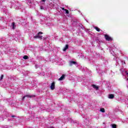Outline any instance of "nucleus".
Here are the masks:
<instances>
[{"instance_id":"nucleus-4","label":"nucleus","mask_w":128,"mask_h":128,"mask_svg":"<svg viewBox=\"0 0 128 128\" xmlns=\"http://www.w3.org/2000/svg\"><path fill=\"white\" fill-rule=\"evenodd\" d=\"M50 88V89L52 90H54V88H56V82H52L51 84Z\"/></svg>"},{"instance_id":"nucleus-5","label":"nucleus","mask_w":128,"mask_h":128,"mask_svg":"<svg viewBox=\"0 0 128 128\" xmlns=\"http://www.w3.org/2000/svg\"><path fill=\"white\" fill-rule=\"evenodd\" d=\"M76 64V62L74 61H70L69 66H72V64Z\"/></svg>"},{"instance_id":"nucleus-8","label":"nucleus","mask_w":128,"mask_h":128,"mask_svg":"<svg viewBox=\"0 0 128 128\" xmlns=\"http://www.w3.org/2000/svg\"><path fill=\"white\" fill-rule=\"evenodd\" d=\"M93 28H94L96 30L97 32H100V28H98V26H94Z\"/></svg>"},{"instance_id":"nucleus-7","label":"nucleus","mask_w":128,"mask_h":128,"mask_svg":"<svg viewBox=\"0 0 128 128\" xmlns=\"http://www.w3.org/2000/svg\"><path fill=\"white\" fill-rule=\"evenodd\" d=\"M68 48V44H66L64 48L63 49L64 52H66Z\"/></svg>"},{"instance_id":"nucleus-12","label":"nucleus","mask_w":128,"mask_h":128,"mask_svg":"<svg viewBox=\"0 0 128 128\" xmlns=\"http://www.w3.org/2000/svg\"><path fill=\"white\" fill-rule=\"evenodd\" d=\"M100 112H106V110L104 108H101L100 109Z\"/></svg>"},{"instance_id":"nucleus-14","label":"nucleus","mask_w":128,"mask_h":128,"mask_svg":"<svg viewBox=\"0 0 128 128\" xmlns=\"http://www.w3.org/2000/svg\"><path fill=\"white\" fill-rule=\"evenodd\" d=\"M23 58L24 60H28V56H24Z\"/></svg>"},{"instance_id":"nucleus-15","label":"nucleus","mask_w":128,"mask_h":128,"mask_svg":"<svg viewBox=\"0 0 128 128\" xmlns=\"http://www.w3.org/2000/svg\"><path fill=\"white\" fill-rule=\"evenodd\" d=\"M65 12H66V14H70V12L68 11V10L66 9H65Z\"/></svg>"},{"instance_id":"nucleus-10","label":"nucleus","mask_w":128,"mask_h":128,"mask_svg":"<svg viewBox=\"0 0 128 128\" xmlns=\"http://www.w3.org/2000/svg\"><path fill=\"white\" fill-rule=\"evenodd\" d=\"M64 76H66L64 74H62V76L59 78V80H62L64 78Z\"/></svg>"},{"instance_id":"nucleus-19","label":"nucleus","mask_w":128,"mask_h":128,"mask_svg":"<svg viewBox=\"0 0 128 128\" xmlns=\"http://www.w3.org/2000/svg\"><path fill=\"white\" fill-rule=\"evenodd\" d=\"M11 118H16V115L11 116Z\"/></svg>"},{"instance_id":"nucleus-1","label":"nucleus","mask_w":128,"mask_h":128,"mask_svg":"<svg viewBox=\"0 0 128 128\" xmlns=\"http://www.w3.org/2000/svg\"><path fill=\"white\" fill-rule=\"evenodd\" d=\"M104 38H105V39L106 40H108V42H110V41L112 40V37L110 36L108 34H105L104 35Z\"/></svg>"},{"instance_id":"nucleus-11","label":"nucleus","mask_w":128,"mask_h":128,"mask_svg":"<svg viewBox=\"0 0 128 128\" xmlns=\"http://www.w3.org/2000/svg\"><path fill=\"white\" fill-rule=\"evenodd\" d=\"M14 28H16V23L12 22V29L14 30Z\"/></svg>"},{"instance_id":"nucleus-16","label":"nucleus","mask_w":128,"mask_h":128,"mask_svg":"<svg viewBox=\"0 0 128 128\" xmlns=\"http://www.w3.org/2000/svg\"><path fill=\"white\" fill-rule=\"evenodd\" d=\"M4 79V74H2L0 78V80H2Z\"/></svg>"},{"instance_id":"nucleus-13","label":"nucleus","mask_w":128,"mask_h":128,"mask_svg":"<svg viewBox=\"0 0 128 128\" xmlns=\"http://www.w3.org/2000/svg\"><path fill=\"white\" fill-rule=\"evenodd\" d=\"M112 128H116V124H112Z\"/></svg>"},{"instance_id":"nucleus-9","label":"nucleus","mask_w":128,"mask_h":128,"mask_svg":"<svg viewBox=\"0 0 128 128\" xmlns=\"http://www.w3.org/2000/svg\"><path fill=\"white\" fill-rule=\"evenodd\" d=\"M92 86L94 88H96V90H98V86H96V85L92 84Z\"/></svg>"},{"instance_id":"nucleus-2","label":"nucleus","mask_w":128,"mask_h":128,"mask_svg":"<svg viewBox=\"0 0 128 128\" xmlns=\"http://www.w3.org/2000/svg\"><path fill=\"white\" fill-rule=\"evenodd\" d=\"M36 96L33 95V96H30V95H26L24 96L22 100H24V98H34Z\"/></svg>"},{"instance_id":"nucleus-17","label":"nucleus","mask_w":128,"mask_h":128,"mask_svg":"<svg viewBox=\"0 0 128 128\" xmlns=\"http://www.w3.org/2000/svg\"><path fill=\"white\" fill-rule=\"evenodd\" d=\"M44 33L42 32H38V34H39V36L40 35V34H42Z\"/></svg>"},{"instance_id":"nucleus-3","label":"nucleus","mask_w":128,"mask_h":128,"mask_svg":"<svg viewBox=\"0 0 128 128\" xmlns=\"http://www.w3.org/2000/svg\"><path fill=\"white\" fill-rule=\"evenodd\" d=\"M34 38L35 40H36L38 38L39 40H42V36H40L38 34L37 35H36L35 36H34Z\"/></svg>"},{"instance_id":"nucleus-21","label":"nucleus","mask_w":128,"mask_h":128,"mask_svg":"<svg viewBox=\"0 0 128 128\" xmlns=\"http://www.w3.org/2000/svg\"><path fill=\"white\" fill-rule=\"evenodd\" d=\"M42 2H46V0H42Z\"/></svg>"},{"instance_id":"nucleus-18","label":"nucleus","mask_w":128,"mask_h":128,"mask_svg":"<svg viewBox=\"0 0 128 128\" xmlns=\"http://www.w3.org/2000/svg\"><path fill=\"white\" fill-rule=\"evenodd\" d=\"M40 10H44V8L42 6H41L40 8Z\"/></svg>"},{"instance_id":"nucleus-6","label":"nucleus","mask_w":128,"mask_h":128,"mask_svg":"<svg viewBox=\"0 0 128 128\" xmlns=\"http://www.w3.org/2000/svg\"><path fill=\"white\" fill-rule=\"evenodd\" d=\"M114 98V95L113 94H110L108 96V98H110L111 100H112V98Z\"/></svg>"},{"instance_id":"nucleus-22","label":"nucleus","mask_w":128,"mask_h":128,"mask_svg":"<svg viewBox=\"0 0 128 128\" xmlns=\"http://www.w3.org/2000/svg\"><path fill=\"white\" fill-rule=\"evenodd\" d=\"M126 74L128 75V72H126Z\"/></svg>"},{"instance_id":"nucleus-20","label":"nucleus","mask_w":128,"mask_h":128,"mask_svg":"<svg viewBox=\"0 0 128 128\" xmlns=\"http://www.w3.org/2000/svg\"><path fill=\"white\" fill-rule=\"evenodd\" d=\"M62 10H65L66 9H64V8H62Z\"/></svg>"}]
</instances>
